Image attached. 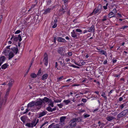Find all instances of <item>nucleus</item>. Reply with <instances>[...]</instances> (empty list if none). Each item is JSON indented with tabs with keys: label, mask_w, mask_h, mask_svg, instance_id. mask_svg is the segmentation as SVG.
<instances>
[{
	"label": "nucleus",
	"mask_w": 128,
	"mask_h": 128,
	"mask_svg": "<svg viewBox=\"0 0 128 128\" xmlns=\"http://www.w3.org/2000/svg\"><path fill=\"white\" fill-rule=\"evenodd\" d=\"M43 102L42 100L41 99H40L38 101H35L34 109L36 110L40 109L41 108Z\"/></svg>",
	"instance_id": "obj_1"
},
{
	"label": "nucleus",
	"mask_w": 128,
	"mask_h": 128,
	"mask_svg": "<svg viewBox=\"0 0 128 128\" xmlns=\"http://www.w3.org/2000/svg\"><path fill=\"white\" fill-rule=\"evenodd\" d=\"M44 58L43 59V62L44 64L47 66L48 64V55L46 53H45L44 55Z\"/></svg>",
	"instance_id": "obj_2"
},
{
	"label": "nucleus",
	"mask_w": 128,
	"mask_h": 128,
	"mask_svg": "<svg viewBox=\"0 0 128 128\" xmlns=\"http://www.w3.org/2000/svg\"><path fill=\"white\" fill-rule=\"evenodd\" d=\"M66 118V116H63L61 117L60 119V124L62 126L65 124V120Z\"/></svg>",
	"instance_id": "obj_3"
},
{
	"label": "nucleus",
	"mask_w": 128,
	"mask_h": 128,
	"mask_svg": "<svg viewBox=\"0 0 128 128\" xmlns=\"http://www.w3.org/2000/svg\"><path fill=\"white\" fill-rule=\"evenodd\" d=\"M75 120L74 118L70 120L69 122V125L70 127H73L76 125V123Z\"/></svg>",
	"instance_id": "obj_4"
},
{
	"label": "nucleus",
	"mask_w": 128,
	"mask_h": 128,
	"mask_svg": "<svg viewBox=\"0 0 128 128\" xmlns=\"http://www.w3.org/2000/svg\"><path fill=\"white\" fill-rule=\"evenodd\" d=\"M57 22L58 20L56 18L54 20V21L52 22L51 23V25L52 26V28H54L56 27L57 26L56 23Z\"/></svg>",
	"instance_id": "obj_5"
},
{
	"label": "nucleus",
	"mask_w": 128,
	"mask_h": 128,
	"mask_svg": "<svg viewBox=\"0 0 128 128\" xmlns=\"http://www.w3.org/2000/svg\"><path fill=\"white\" fill-rule=\"evenodd\" d=\"M57 22L58 20L56 18L54 20V21L52 22L51 23V25L52 26V28H54L56 27L57 26L56 23Z\"/></svg>",
	"instance_id": "obj_6"
},
{
	"label": "nucleus",
	"mask_w": 128,
	"mask_h": 128,
	"mask_svg": "<svg viewBox=\"0 0 128 128\" xmlns=\"http://www.w3.org/2000/svg\"><path fill=\"white\" fill-rule=\"evenodd\" d=\"M28 108L29 107H33L34 109V107H35V101H32L30 102L28 104Z\"/></svg>",
	"instance_id": "obj_7"
},
{
	"label": "nucleus",
	"mask_w": 128,
	"mask_h": 128,
	"mask_svg": "<svg viewBox=\"0 0 128 128\" xmlns=\"http://www.w3.org/2000/svg\"><path fill=\"white\" fill-rule=\"evenodd\" d=\"M18 39L19 40L20 42L22 40L21 36L20 34L18 35V37L14 36L13 40L14 42H16L18 40Z\"/></svg>",
	"instance_id": "obj_8"
},
{
	"label": "nucleus",
	"mask_w": 128,
	"mask_h": 128,
	"mask_svg": "<svg viewBox=\"0 0 128 128\" xmlns=\"http://www.w3.org/2000/svg\"><path fill=\"white\" fill-rule=\"evenodd\" d=\"M34 121H33L31 123H27L26 124V126L29 127L33 128L34 126Z\"/></svg>",
	"instance_id": "obj_9"
},
{
	"label": "nucleus",
	"mask_w": 128,
	"mask_h": 128,
	"mask_svg": "<svg viewBox=\"0 0 128 128\" xmlns=\"http://www.w3.org/2000/svg\"><path fill=\"white\" fill-rule=\"evenodd\" d=\"M101 6L100 5H99L96 9H95L93 12L95 14H96L98 12H100L101 11Z\"/></svg>",
	"instance_id": "obj_10"
},
{
	"label": "nucleus",
	"mask_w": 128,
	"mask_h": 128,
	"mask_svg": "<svg viewBox=\"0 0 128 128\" xmlns=\"http://www.w3.org/2000/svg\"><path fill=\"white\" fill-rule=\"evenodd\" d=\"M71 36L72 37L76 39L77 38V36L74 30H73L72 32H71Z\"/></svg>",
	"instance_id": "obj_11"
},
{
	"label": "nucleus",
	"mask_w": 128,
	"mask_h": 128,
	"mask_svg": "<svg viewBox=\"0 0 128 128\" xmlns=\"http://www.w3.org/2000/svg\"><path fill=\"white\" fill-rule=\"evenodd\" d=\"M57 39L58 40V41L59 42H66V40L64 39L61 37H58L57 38Z\"/></svg>",
	"instance_id": "obj_12"
},
{
	"label": "nucleus",
	"mask_w": 128,
	"mask_h": 128,
	"mask_svg": "<svg viewBox=\"0 0 128 128\" xmlns=\"http://www.w3.org/2000/svg\"><path fill=\"white\" fill-rule=\"evenodd\" d=\"M63 51H64V48L62 47H59L58 49V52L60 54H62Z\"/></svg>",
	"instance_id": "obj_13"
},
{
	"label": "nucleus",
	"mask_w": 128,
	"mask_h": 128,
	"mask_svg": "<svg viewBox=\"0 0 128 128\" xmlns=\"http://www.w3.org/2000/svg\"><path fill=\"white\" fill-rule=\"evenodd\" d=\"M52 10V9L51 8H48L44 10V12L43 14H46L50 13V10Z\"/></svg>",
	"instance_id": "obj_14"
},
{
	"label": "nucleus",
	"mask_w": 128,
	"mask_h": 128,
	"mask_svg": "<svg viewBox=\"0 0 128 128\" xmlns=\"http://www.w3.org/2000/svg\"><path fill=\"white\" fill-rule=\"evenodd\" d=\"M56 109V108H51L50 106H48L46 108V110L49 112H52L53 111H55Z\"/></svg>",
	"instance_id": "obj_15"
},
{
	"label": "nucleus",
	"mask_w": 128,
	"mask_h": 128,
	"mask_svg": "<svg viewBox=\"0 0 128 128\" xmlns=\"http://www.w3.org/2000/svg\"><path fill=\"white\" fill-rule=\"evenodd\" d=\"M88 32H94L95 30L94 25H92L90 28H89Z\"/></svg>",
	"instance_id": "obj_16"
},
{
	"label": "nucleus",
	"mask_w": 128,
	"mask_h": 128,
	"mask_svg": "<svg viewBox=\"0 0 128 128\" xmlns=\"http://www.w3.org/2000/svg\"><path fill=\"white\" fill-rule=\"evenodd\" d=\"M47 112L46 111H44L40 112L39 114V118H40L46 115Z\"/></svg>",
	"instance_id": "obj_17"
},
{
	"label": "nucleus",
	"mask_w": 128,
	"mask_h": 128,
	"mask_svg": "<svg viewBox=\"0 0 128 128\" xmlns=\"http://www.w3.org/2000/svg\"><path fill=\"white\" fill-rule=\"evenodd\" d=\"M48 77V74H44L42 77V79L43 80H44L47 79Z\"/></svg>",
	"instance_id": "obj_18"
},
{
	"label": "nucleus",
	"mask_w": 128,
	"mask_h": 128,
	"mask_svg": "<svg viewBox=\"0 0 128 128\" xmlns=\"http://www.w3.org/2000/svg\"><path fill=\"white\" fill-rule=\"evenodd\" d=\"M11 49L12 50V51L15 53L16 54H17L18 50V49L17 48H11Z\"/></svg>",
	"instance_id": "obj_19"
},
{
	"label": "nucleus",
	"mask_w": 128,
	"mask_h": 128,
	"mask_svg": "<svg viewBox=\"0 0 128 128\" xmlns=\"http://www.w3.org/2000/svg\"><path fill=\"white\" fill-rule=\"evenodd\" d=\"M98 52H100V53L102 54H104L105 56H106V52L105 51L103 50H102L101 49H98Z\"/></svg>",
	"instance_id": "obj_20"
},
{
	"label": "nucleus",
	"mask_w": 128,
	"mask_h": 128,
	"mask_svg": "<svg viewBox=\"0 0 128 128\" xmlns=\"http://www.w3.org/2000/svg\"><path fill=\"white\" fill-rule=\"evenodd\" d=\"M14 83L13 80H10L9 82V83L8 84L9 88H11L12 86V85Z\"/></svg>",
	"instance_id": "obj_21"
},
{
	"label": "nucleus",
	"mask_w": 128,
	"mask_h": 128,
	"mask_svg": "<svg viewBox=\"0 0 128 128\" xmlns=\"http://www.w3.org/2000/svg\"><path fill=\"white\" fill-rule=\"evenodd\" d=\"M121 112L124 116L127 114H128V109L124 110L122 111Z\"/></svg>",
	"instance_id": "obj_22"
},
{
	"label": "nucleus",
	"mask_w": 128,
	"mask_h": 128,
	"mask_svg": "<svg viewBox=\"0 0 128 128\" xmlns=\"http://www.w3.org/2000/svg\"><path fill=\"white\" fill-rule=\"evenodd\" d=\"M48 103L49 104L48 106H51L52 107H54V102L52 100L50 99L49 101L48 102Z\"/></svg>",
	"instance_id": "obj_23"
},
{
	"label": "nucleus",
	"mask_w": 128,
	"mask_h": 128,
	"mask_svg": "<svg viewBox=\"0 0 128 128\" xmlns=\"http://www.w3.org/2000/svg\"><path fill=\"white\" fill-rule=\"evenodd\" d=\"M14 56V54L12 52H10L9 54L8 59L10 60Z\"/></svg>",
	"instance_id": "obj_24"
},
{
	"label": "nucleus",
	"mask_w": 128,
	"mask_h": 128,
	"mask_svg": "<svg viewBox=\"0 0 128 128\" xmlns=\"http://www.w3.org/2000/svg\"><path fill=\"white\" fill-rule=\"evenodd\" d=\"M6 58L4 56H2L0 58V62H3L4 61Z\"/></svg>",
	"instance_id": "obj_25"
},
{
	"label": "nucleus",
	"mask_w": 128,
	"mask_h": 128,
	"mask_svg": "<svg viewBox=\"0 0 128 128\" xmlns=\"http://www.w3.org/2000/svg\"><path fill=\"white\" fill-rule=\"evenodd\" d=\"M42 100L43 101H44L45 102H48L50 99L47 97H45Z\"/></svg>",
	"instance_id": "obj_26"
},
{
	"label": "nucleus",
	"mask_w": 128,
	"mask_h": 128,
	"mask_svg": "<svg viewBox=\"0 0 128 128\" xmlns=\"http://www.w3.org/2000/svg\"><path fill=\"white\" fill-rule=\"evenodd\" d=\"M8 66V65L6 64H5L2 66L1 68L2 69H5L7 68Z\"/></svg>",
	"instance_id": "obj_27"
},
{
	"label": "nucleus",
	"mask_w": 128,
	"mask_h": 128,
	"mask_svg": "<svg viewBox=\"0 0 128 128\" xmlns=\"http://www.w3.org/2000/svg\"><path fill=\"white\" fill-rule=\"evenodd\" d=\"M124 116V115L121 112L119 114L117 115V117L118 118H120Z\"/></svg>",
	"instance_id": "obj_28"
},
{
	"label": "nucleus",
	"mask_w": 128,
	"mask_h": 128,
	"mask_svg": "<svg viewBox=\"0 0 128 128\" xmlns=\"http://www.w3.org/2000/svg\"><path fill=\"white\" fill-rule=\"evenodd\" d=\"M74 119L76 120L75 121L76 122H80L81 121V119L80 118H74Z\"/></svg>",
	"instance_id": "obj_29"
},
{
	"label": "nucleus",
	"mask_w": 128,
	"mask_h": 128,
	"mask_svg": "<svg viewBox=\"0 0 128 128\" xmlns=\"http://www.w3.org/2000/svg\"><path fill=\"white\" fill-rule=\"evenodd\" d=\"M128 28V26H127L124 25V26H123L122 27L120 28H119V30H121L122 29H124L125 28Z\"/></svg>",
	"instance_id": "obj_30"
},
{
	"label": "nucleus",
	"mask_w": 128,
	"mask_h": 128,
	"mask_svg": "<svg viewBox=\"0 0 128 128\" xmlns=\"http://www.w3.org/2000/svg\"><path fill=\"white\" fill-rule=\"evenodd\" d=\"M37 75L34 73H32L30 75L33 78H35L37 76Z\"/></svg>",
	"instance_id": "obj_31"
},
{
	"label": "nucleus",
	"mask_w": 128,
	"mask_h": 128,
	"mask_svg": "<svg viewBox=\"0 0 128 128\" xmlns=\"http://www.w3.org/2000/svg\"><path fill=\"white\" fill-rule=\"evenodd\" d=\"M20 118L22 121L24 122V123L26 120L25 117L23 116H22Z\"/></svg>",
	"instance_id": "obj_32"
},
{
	"label": "nucleus",
	"mask_w": 128,
	"mask_h": 128,
	"mask_svg": "<svg viewBox=\"0 0 128 128\" xmlns=\"http://www.w3.org/2000/svg\"><path fill=\"white\" fill-rule=\"evenodd\" d=\"M63 6H62V8L60 10V11L62 12L63 13H64V12H66V11L65 10V9L63 8Z\"/></svg>",
	"instance_id": "obj_33"
},
{
	"label": "nucleus",
	"mask_w": 128,
	"mask_h": 128,
	"mask_svg": "<svg viewBox=\"0 0 128 128\" xmlns=\"http://www.w3.org/2000/svg\"><path fill=\"white\" fill-rule=\"evenodd\" d=\"M64 102L66 104H67L68 103L70 102V101L68 100H64Z\"/></svg>",
	"instance_id": "obj_34"
},
{
	"label": "nucleus",
	"mask_w": 128,
	"mask_h": 128,
	"mask_svg": "<svg viewBox=\"0 0 128 128\" xmlns=\"http://www.w3.org/2000/svg\"><path fill=\"white\" fill-rule=\"evenodd\" d=\"M59 125L58 124H56L54 125L53 126L52 128H60Z\"/></svg>",
	"instance_id": "obj_35"
},
{
	"label": "nucleus",
	"mask_w": 128,
	"mask_h": 128,
	"mask_svg": "<svg viewBox=\"0 0 128 128\" xmlns=\"http://www.w3.org/2000/svg\"><path fill=\"white\" fill-rule=\"evenodd\" d=\"M106 119L108 121H110L112 120V117L111 116H108L106 118Z\"/></svg>",
	"instance_id": "obj_36"
},
{
	"label": "nucleus",
	"mask_w": 128,
	"mask_h": 128,
	"mask_svg": "<svg viewBox=\"0 0 128 128\" xmlns=\"http://www.w3.org/2000/svg\"><path fill=\"white\" fill-rule=\"evenodd\" d=\"M39 121V120L38 119L36 121V119H35L34 120H33V121H34L35 122L34 123V126H35L38 123V122Z\"/></svg>",
	"instance_id": "obj_37"
},
{
	"label": "nucleus",
	"mask_w": 128,
	"mask_h": 128,
	"mask_svg": "<svg viewBox=\"0 0 128 128\" xmlns=\"http://www.w3.org/2000/svg\"><path fill=\"white\" fill-rule=\"evenodd\" d=\"M48 123V122L47 121H46L41 126L40 128H42L43 127V126H44L45 124H47Z\"/></svg>",
	"instance_id": "obj_38"
},
{
	"label": "nucleus",
	"mask_w": 128,
	"mask_h": 128,
	"mask_svg": "<svg viewBox=\"0 0 128 128\" xmlns=\"http://www.w3.org/2000/svg\"><path fill=\"white\" fill-rule=\"evenodd\" d=\"M36 4H33L32 5V6H31V8H30L28 10V11H29L30 10H31V9H33V8H34V6H36Z\"/></svg>",
	"instance_id": "obj_39"
},
{
	"label": "nucleus",
	"mask_w": 128,
	"mask_h": 128,
	"mask_svg": "<svg viewBox=\"0 0 128 128\" xmlns=\"http://www.w3.org/2000/svg\"><path fill=\"white\" fill-rule=\"evenodd\" d=\"M41 69L40 68V69L39 70L38 72L37 75H38V76H40V74H41Z\"/></svg>",
	"instance_id": "obj_40"
},
{
	"label": "nucleus",
	"mask_w": 128,
	"mask_h": 128,
	"mask_svg": "<svg viewBox=\"0 0 128 128\" xmlns=\"http://www.w3.org/2000/svg\"><path fill=\"white\" fill-rule=\"evenodd\" d=\"M76 32H80L81 34H82V30L80 29L79 28H77L76 29Z\"/></svg>",
	"instance_id": "obj_41"
},
{
	"label": "nucleus",
	"mask_w": 128,
	"mask_h": 128,
	"mask_svg": "<svg viewBox=\"0 0 128 128\" xmlns=\"http://www.w3.org/2000/svg\"><path fill=\"white\" fill-rule=\"evenodd\" d=\"M124 104H121L120 106V108L121 109H122L124 108Z\"/></svg>",
	"instance_id": "obj_42"
},
{
	"label": "nucleus",
	"mask_w": 128,
	"mask_h": 128,
	"mask_svg": "<svg viewBox=\"0 0 128 128\" xmlns=\"http://www.w3.org/2000/svg\"><path fill=\"white\" fill-rule=\"evenodd\" d=\"M63 78V76H62L58 78H57V79L58 80V81L61 80V79H62Z\"/></svg>",
	"instance_id": "obj_43"
},
{
	"label": "nucleus",
	"mask_w": 128,
	"mask_h": 128,
	"mask_svg": "<svg viewBox=\"0 0 128 128\" xmlns=\"http://www.w3.org/2000/svg\"><path fill=\"white\" fill-rule=\"evenodd\" d=\"M101 96L104 97L105 100L107 98L106 96H105V94L104 93H103V94L101 95Z\"/></svg>",
	"instance_id": "obj_44"
},
{
	"label": "nucleus",
	"mask_w": 128,
	"mask_h": 128,
	"mask_svg": "<svg viewBox=\"0 0 128 128\" xmlns=\"http://www.w3.org/2000/svg\"><path fill=\"white\" fill-rule=\"evenodd\" d=\"M112 11L113 12H112V14H114L116 13V9L115 8H114L113 9V10H112Z\"/></svg>",
	"instance_id": "obj_45"
},
{
	"label": "nucleus",
	"mask_w": 128,
	"mask_h": 128,
	"mask_svg": "<svg viewBox=\"0 0 128 128\" xmlns=\"http://www.w3.org/2000/svg\"><path fill=\"white\" fill-rule=\"evenodd\" d=\"M108 17L110 18L112 17V12H111L108 14Z\"/></svg>",
	"instance_id": "obj_46"
},
{
	"label": "nucleus",
	"mask_w": 128,
	"mask_h": 128,
	"mask_svg": "<svg viewBox=\"0 0 128 128\" xmlns=\"http://www.w3.org/2000/svg\"><path fill=\"white\" fill-rule=\"evenodd\" d=\"M61 100H54V102L56 103V102H61Z\"/></svg>",
	"instance_id": "obj_47"
},
{
	"label": "nucleus",
	"mask_w": 128,
	"mask_h": 128,
	"mask_svg": "<svg viewBox=\"0 0 128 128\" xmlns=\"http://www.w3.org/2000/svg\"><path fill=\"white\" fill-rule=\"evenodd\" d=\"M90 116V115L88 114H86L84 115V117L85 118L88 117Z\"/></svg>",
	"instance_id": "obj_48"
},
{
	"label": "nucleus",
	"mask_w": 128,
	"mask_h": 128,
	"mask_svg": "<svg viewBox=\"0 0 128 128\" xmlns=\"http://www.w3.org/2000/svg\"><path fill=\"white\" fill-rule=\"evenodd\" d=\"M113 75L114 76L116 77H120V74H115Z\"/></svg>",
	"instance_id": "obj_49"
},
{
	"label": "nucleus",
	"mask_w": 128,
	"mask_h": 128,
	"mask_svg": "<svg viewBox=\"0 0 128 128\" xmlns=\"http://www.w3.org/2000/svg\"><path fill=\"white\" fill-rule=\"evenodd\" d=\"M54 126V124H50V125L48 127V128H52L53 127V126Z\"/></svg>",
	"instance_id": "obj_50"
},
{
	"label": "nucleus",
	"mask_w": 128,
	"mask_h": 128,
	"mask_svg": "<svg viewBox=\"0 0 128 128\" xmlns=\"http://www.w3.org/2000/svg\"><path fill=\"white\" fill-rule=\"evenodd\" d=\"M21 32L20 31V30H17L15 32V34H17Z\"/></svg>",
	"instance_id": "obj_51"
},
{
	"label": "nucleus",
	"mask_w": 128,
	"mask_h": 128,
	"mask_svg": "<svg viewBox=\"0 0 128 128\" xmlns=\"http://www.w3.org/2000/svg\"><path fill=\"white\" fill-rule=\"evenodd\" d=\"M106 16H104V18L102 20V21H104L106 20Z\"/></svg>",
	"instance_id": "obj_52"
},
{
	"label": "nucleus",
	"mask_w": 128,
	"mask_h": 128,
	"mask_svg": "<svg viewBox=\"0 0 128 128\" xmlns=\"http://www.w3.org/2000/svg\"><path fill=\"white\" fill-rule=\"evenodd\" d=\"M82 101L84 102H86V100L84 98H82Z\"/></svg>",
	"instance_id": "obj_53"
},
{
	"label": "nucleus",
	"mask_w": 128,
	"mask_h": 128,
	"mask_svg": "<svg viewBox=\"0 0 128 128\" xmlns=\"http://www.w3.org/2000/svg\"><path fill=\"white\" fill-rule=\"evenodd\" d=\"M10 88H8L7 90V91L6 92L8 93H9V92H10Z\"/></svg>",
	"instance_id": "obj_54"
},
{
	"label": "nucleus",
	"mask_w": 128,
	"mask_h": 128,
	"mask_svg": "<svg viewBox=\"0 0 128 128\" xmlns=\"http://www.w3.org/2000/svg\"><path fill=\"white\" fill-rule=\"evenodd\" d=\"M8 94H9L8 93L6 92V94L5 95L4 98H6V97H7L8 96Z\"/></svg>",
	"instance_id": "obj_55"
},
{
	"label": "nucleus",
	"mask_w": 128,
	"mask_h": 128,
	"mask_svg": "<svg viewBox=\"0 0 128 128\" xmlns=\"http://www.w3.org/2000/svg\"><path fill=\"white\" fill-rule=\"evenodd\" d=\"M80 86V84H74L72 85V86Z\"/></svg>",
	"instance_id": "obj_56"
},
{
	"label": "nucleus",
	"mask_w": 128,
	"mask_h": 128,
	"mask_svg": "<svg viewBox=\"0 0 128 128\" xmlns=\"http://www.w3.org/2000/svg\"><path fill=\"white\" fill-rule=\"evenodd\" d=\"M58 106H59L60 108H62L63 105L62 104H58Z\"/></svg>",
	"instance_id": "obj_57"
},
{
	"label": "nucleus",
	"mask_w": 128,
	"mask_h": 128,
	"mask_svg": "<svg viewBox=\"0 0 128 128\" xmlns=\"http://www.w3.org/2000/svg\"><path fill=\"white\" fill-rule=\"evenodd\" d=\"M65 60L66 62H68L70 60L68 58H66L65 59Z\"/></svg>",
	"instance_id": "obj_58"
},
{
	"label": "nucleus",
	"mask_w": 128,
	"mask_h": 128,
	"mask_svg": "<svg viewBox=\"0 0 128 128\" xmlns=\"http://www.w3.org/2000/svg\"><path fill=\"white\" fill-rule=\"evenodd\" d=\"M68 54L69 56H71L72 55V52H70L68 53Z\"/></svg>",
	"instance_id": "obj_59"
},
{
	"label": "nucleus",
	"mask_w": 128,
	"mask_h": 128,
	"mask_svg": "<svg viewBox=\"0 0 128 128\" xmlns=\"http://www.w3.org/2000/svg\"><path fill=\"white\" fill-rule=\"evenodd\" d=\"M71 64V65L70 66L74 68H76V66H75L74 65V64Z\"/></svg>",
	"instance_id": "obj_60"
},
{
	"label": "nucleus",
	"mask_w": 128,
	"mask_h": 128,
	"mask_svg": "<svg viewBox=\"0 0 128 128\" xmlns=\"http://www.w3.org/2000/svg\"><path fill=\"white\" fill-rule=\"evenodd\" d=\"M123 100V98L122 97H120L119 99V100L120 101H122Z\"/></svg>",
	"instance_id": "obj_61"
},
{
	"label": "nucleus",
	"mask_w": 128,
	"mask_h": 128,
	"mask_svg": "<svg viewBox=\"0 0 128 128\" xmlns=\"http://www.w3.org/2000/svg\"><path fill=\"white\" fill-rule=\"evenodd\" d=\"M62 0L63 1L64 3H66V2H67L69 0Z\"/></svg>",
	"instance_id": "obj_62"
},
{
	"label": "nucleus",
	"mask_w": 128,
	"mask_h": 128,
	"mask_svg": "<svg viewBox=\"0 0 128 128\" xmlns=\"http://www.w3.org/2000/svg\"><path fill=\"white\" fill-rule=\"evenodd\" d=\"M58 66V63H57V62H56V63H55V68H57Z\"/></svg>",
	"instance_id": "obj_63"
},
{
	"label": "nucleus",
	"mask_w": 128,
	"mask_h": 128,
	"mask_svg": "<svg viewBox=\"0 0 128 128\" xmlns=\"http://www.w3.org/2000/svg\"><path fill=\"white\" fill-rule=\"evenodd\" d=\"M117 61V60H112V62L113 63H114L116 62Z\"/></svg>",
	"instance_id": "obj_64"
}]
</instances>
